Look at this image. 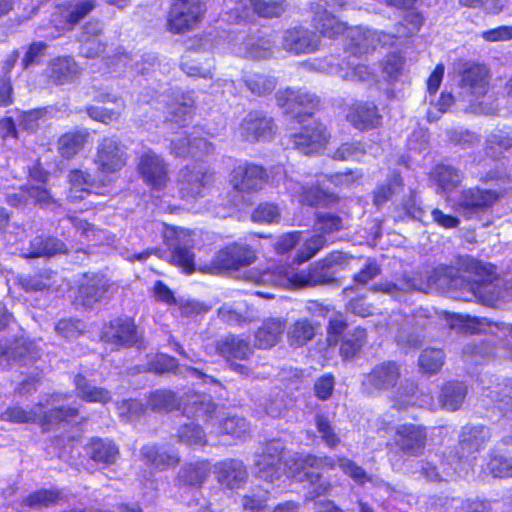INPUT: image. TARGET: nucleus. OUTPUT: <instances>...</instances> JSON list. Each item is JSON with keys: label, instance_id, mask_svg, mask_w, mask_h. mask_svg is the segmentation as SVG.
I'll use <instances>...</instances> for the list:
<instances>
[{"label": "nucleus", "instance_id": "nucleus-1", "mask_svg": "<svg viewBox=\"0 0 512 512\" xmlns=\"http://www.w3.org/2000/svg\"><path fill=\"white\" fill-rule=\"evenodd\" d=\"M193 397L195 398L196 416L203 418L212 427L218 425L219 432L241 438L249 431V423L245 418L233 416L218 419V407L212 402L210 396L194 395Z\"/></svg>", "mask_w": 512, "mask_h": 512}, {"label": "nucleus", "instance_id": "nucleus-2", "mask_svg": "<svg viewBox=\"0 0 512 512\" xmlns=\"http://www.w3.org/2000/svg\"><path fill=\"white\" fill-rule=\"evenodd\" d=\"M77 415L78 410L76 408L63 406L45 412L42 404H36L29 410L19 406L9 407L1 414V418L14 423L42 422L43 424H53L72 419Z\"/></svg>", "mask_w": 512, "mask_h": 512}, {"label": "nucleus", "instance_id": "nucleus-3", "mask_svg": "<svg viewBox=\"0 0 512 512\" xmlns=\"http://www.w3.org/2000/svg\"><path fill=\"white\" fill-rule=\"evenodd\" d=\"M468 269L471 270L475 276L468 280L467 286L470 296L466 297L464 300L468 301L475 298L484 305H493L501 295L499 286L493 281V273L486 265L474 259L469 261Z\"/></svg>", "mask_w": 512, "mask_h": 512}, {"label": "nucleus", "instance_id": "nucleus-4", "mask_svg": "<svg viewBox=\"0 0 512 512\" xmlns=\"http://www.w3.org/2000/svg\"><path fill=\"white\" fill-rule=\"evenodd\" d=\"M256 251L247 244L233 243L219 250L210 265L202 271L219 274L224 271L239 270L256 260Z\"/></svg>", "mask_w": 512, "mask_h": 512}, {"label": "nucleus", "instance_id": "nucleus-5", "mask_svg": "<svg viewBox=\"0 0 512 512\" xmlns=\"http://www.w3.org/2000/svg\"><path fill=\"white\" fill-rule=\"evenodd\" d=\"M278 104L284 113L299 123L311 117L319 108L320 99L304 89L287 88L277 93Z\"/></svg>", "mask_w": 512, "mask_h": 512}, {"label": "nucleus", "instance_id": "nucleus-6", "mask_svg": "<svg viewBox=\"0 0 512 512\" xmlns=\"http://www.w3.org/2000/svg\"><path fill=\"white\" fill-rule=\"evenodd\" d=\"M301 462L304 469L333 470L336 466H339L346 475L360 485L372 481V478L367 475L362 467L345 456L334 458L328 455L307 454L302 457Z\"/></svg>", "mask_w": 512, "mask_h": 512}, {"label": "nucleus", "instance_id": "nucleus-7", "mask_svg": "<svg viewBox=\"0 0 512 512\" xmlns=\"http://www.w3.org/2000/svg\"><path fill=\"white\" fill-rule=\"evenodd\" d=\"M285 446L280 440H271L254 454V473L256 477L273 483L281 477V459Z\"/></svg>", "mask_w": 512, "mask_h": 512}, {"label": "nucleus", "instance_id": "nucleus-8", "mask_svg": "<svg viewBox=\"0 0 512 512\" xmlns=\"http://www.w3.org/2000/svg\"><path fill=\"white\" fill-rule=\"evenodd\" d=\"M348 257L341 252H332L323 260L316 262L307 273L296 275L301 286L331 284L336 281L337 268L343 266Z\"/></svg>", "mask_w": 512, "mask_h": 512}, {"label": "nucleus", "instance_id": "nucleus-9", "mask_svg": "<svg viewBox=\"0 0 512 512\" xmlns=\"http://www.w3.org/2000/svg\"><path fill=\"white\" fill-rule=\"evenodd\" d=\"M501 197L502 194L496 190L478 187L465 189L461 191L454 209L466 219H471L490 209Z\"/></svg>", "mask_w": 512, "mask_h": 512}, {"label": "nucleus", "instance_id": "nucleus-10", "mask_svg": "<svg viewBox=\"0 0 512 512\" xmlns=\"http://www.w3.org/2000/svg\"><path fill=\"white\" fill-rule=\"evenodd\" d=\"M204 12L201 0H176L169 11L167 29L174 33H184L192 29Z\"/></svg>", "mask_w": 512, "mask_h": 512}, {"label": "nucleus", "instance_id": "nucleus-11", "mask_svg": "<svg viewBox=\"0 0 512 512\" xmlns=\"http://www.w3.org/2000/svg\"><path fill=\"white\" fill-rule=\"evenodd\" d=\"M127 160L124 145L115 137H104L97 146L94 163L101 173H114L121 170Z\"/></svg>", "mask_w": 512, "mask_h": 512}, {"label": "nucleus", "instance_id": "nucleus-12", "mask_svg": "<svg viewBox=\"0 0 512 512\" xmlns=\"http://www.w3.org/2000/svg\"><path fill=\"white\" fill-rule=\"evenodd\" d=\"M213 174L202 164L186 166L180 171L179 194L186 200L203 196L205 188L211 184Z\"/></svg>", "mask_w": 512, "mask_h": 512}, {"label": "nucleus", "instance_id": "nucleus-13", "mask_svg": "<svg viewBox=\"0 0 512 512\" xmlns=\"http://www.w3.org/2000/svg\"><path fill=\"white\" fill-rule=\"evenodd\" d=\"M165 239L172 249L170 262L187 274L194 272V254L190 250L192 240L189 231L182 228L171 229L165 233Z\"/></svg>", "mask_w": 512, "mask_h": 512}, {"label": "nucleus", "instance_id": "nucleus-14", "mask_svg": "<svg viewBox=\"0 0 512 512\" xmlns=\"http://www.w3.org/2000/svg\"><path fill=\"white\" fill-rule=\"evenodd\" d=\"M102 339L105 342L116 344L124 348L135 347L142 349V335L131 319L117 318L105 326L102 331Z\"/></svg>", "mask_w": 512, "mask_h": 512}, {"label": "nucleus", "instance_id": "nucleus-15", "mask_svg": "<svg viewBox=\"0 0 512 512\" xmlns=\"http://www.w3.org/2000/svg\"><path fill=\"white\" fill-rule=\"evenodd\" d=\"M275 128L273 118L261 111H251L242 119L239 135L247 142L267 141L273 137Z\"/></svg>", "mask_w": 512, "mask_h": 512}, {"label": "nucleus", "instance_id": "nucleus-16", "mask_svg": "<svg viewBox=\"0 0 512 512\" xmlns=\"http://www.w3.org/2000/svg\"><path fill=\"white\" fill-rule=\"evenodd\" d=\"M96 7L94 0H81L69 3L64 6H57L51 14V24L58 32H64L73 29L84 17H86Z\"/></svg>", "mask_w": 512, "mask_h": 512}, {"label": "nucleus", "instance_id": "nucleus-17", "mask_svg": "<svg viewBox=\"0 0 512 512\" xmlns=\"http://www.w3.org/2000/svg\"><path fill=\"white\" fill-rule=\"evenodd\" d=\"M137 169L143 181L156 190L163 189L169 181L166 162L152 150L140 156Z\"/></svg>", "mask_w": 512, "mask_h": 512}, {"label": "nucleus", "instance_id": "nucleus-18", "mask_svg": "<svg viewBox=\"0 0 512 512\" xmlns=\"http://www.w3.org/2000/svg\"><path fill=\"white\" fill-rule=\"evenodd\" d=\"M488 71L485 66L479 64L467 65L462 73L459 87L462 97L473 102L483 97L488 90Z\"/></svg>", "mask_w": 512, "mask_h": 512}, {"label": "nucleus", "instance_id": "nucleus-19", "mask_svg": "<svg viewBox=\"0 0 512 512\" xmlns=\"http://www.w3.org/2000/svg\"><path fill=\"white\" fill-rule=\"evenodd\" d=\"M289 139L293 148L309 155L324 147L329 139V133L322 123L314 120Z\"/></svg>", "mask_w": 512, "mask_h": 512}, {"label": "nucleus", "instance_id": "nucleus-20", "mask_svg": "<svg viewBox=\"0 0 512 512\" xmlns=\"http://www.w3.org/2000/svg\"><path fill=\"white\" fill-rule=\"evenodd\" d=\"M320 37L304 27H293L287 29L282 35V48L295 55L309 54L318 50Z\"/></svg>", "mask_w": 512, "mask_h": 512}, {"label": "nucleus", "instance_id": "nucleus-21", "mask_svg": "<svg viewBox=\"0 0 512 512\" xmlns=\"http://www.w3.org/2000/svg\"><path fill=\"white\" fill-rule=\"evenodd\" d=\"M268 175L265 169L256 164L245 163L231 172V184L237 191L253 192L263 188Z\"/></svg>", "mask_w": 512, "mask_h": 512}, {"label": "nucleus", "instance_id": "nucleus-22", "mask_svg": "<svg viewBox=\"0 0 512 512\" xmlns=\"http://www.w3.org/2000/svg\"><path fill=\"white\" fill-rule=\"evenodd\" d=\"M200 130H183L178 137L171 139V152L180 157H200L211 152L212 145L200 135Z\"/></svg>", "mask_w": 512, "mask_h": 512}, {"label": "nucleus", "instance_id": "nucleus-23", "mask_svg": "<svg viewBox=\"0 0 512 512\" xmlns=\"http://www.w3.org/2000/svg\"><path fill=\"white\" fill-rule=\"evenodd\" d=\"M395 445L407 456H419L426 444L425 430L415 424H402L396 428Z\"/></svg>", "mask_w": 512, "mask_h": 512}, {"label": "nucleus", "instance_id": "nucleus-24", "mask_svg": "<svg viewBox=\"0 0 512 512\" xmlns=\"http://www.w3.org/2000/svg\"><path fill=\"white\" fill-rule=\"evenodd\" d=\"M238 18H245L249 10L264 18L280 17L287 8L286 0H229Z\"/></svg>", "mask_w": 512, "mask_h": 512}, {"label": "nucleus", "instance_id": "nucleus-25", "mask_svg": "<svg viewBox=\"0 0 512 512\" xmlns=\"http://www.w3.org/2000/svg\"><path fill=\"white\" fill-rule=\"evenodd\" d=\"M347 120L359 130L376 128L381 124V115L377 106L369 101H356L352 103L346 114Z\"/></svg>", "mask_w": 512, "mask_h": 512}, {"label": "nucleus", "instance_id": "nucleus-26", "mask_svg": "<svg viewBox=\"0 0 512 512\" xmlns=\"http://www.w3.org/2000/svg\"><path fill=\"white\" fill-rule=\"evenodd\" d=\"M108 288V280L103 275H85L78 289L76 303L87 308L92 307L104 297Z\"/></svg>", "mask_w": 512, "mask_h": 512}, {"label": "nucleus", "instance_id": "nucleus-27", "mask_svg": "<svg viewBox=\"0 0 512 512\" xmlns=\"http://www.w3.org/2000/svg\"><path fill=\"white\" fill-rule=\"evenodd\" d=\"M195 394H187V399L183 396L179 397L177 394L169 389H157L149 393L147 398V407L156 413H169L179 410L183 404L191 402L194 404Z\"/></svg>", "mask_w": 512, "mask_h": 512}, {"label": "nucleus", "instance_id": "nucleus-28", "mask_svg": "<svg viewBox=\"0 0 512 512\" xmlns=\"http://www.w3.org/2000/svg\"><path fill=\"white\" fill-rule=\"evenodd\" d=\"M488 469L494 477H512V436H506L491 453Z\"/></svg>", "mask_w": 512, "mask_h": 512}, {"label": "nucleus", "instance_id": "nucleus-29", "mask_svg": "<svg viewBox=\"0 0 512 512\" xmlns=\"http://www.w3.org/2000/svg\"><path fill=\"white\" fill-rule=\"evenodd\" d=\"M215 473L219 483L230 489L240 488L248 478L244 463L237 459H226L217 463Z\"/></svg>", "mask_w": 512, "mask_h": 512}, {"label": "nucleus", "instance_id": "nucleus-30", "mask_svg": "<svg viewBox=\"0 0 512 512\" xmlns=\"http://www.w3.org/2000/svg\"><path fill=\"white\" fill-rule=\"evenodd\" d=\"M374 30L361 26L346 30V51L353 55H362L376 48Z\"/></svg>", "mask_w": 512, "mask_h": 512}, {"label": "nucleus", "instance_id": "nucleus-31", "mask_svg": "<svg viewBox=\"0 0 512 512\" xmlns=\"http://www.w3.org/2000/svg\"><path fill=\"white\" fill-rule=\"evenodd\" d=\"M400 377L399 367L395 362H384L368 373L364 384L370 385L377 390H388L392 388Z\"/></svg>", "mask_w": 512, "mask_h": 512}, {"label": "nucleus", "instance_id": "nucleus-32", "mask_svg": "<svg viewBox=\"0 0 512 512\" xmlns=\"http://www.w3.org/2000/svg\"><path fill=\"white\" fill-rule=\"evenodd\" d=\"M287 189L291 194L298 198V201L303 205L319 206L327 205L334 198L332 194L325 192L318 187H309L297 181L289 180Z\"/></svg>", "mask_w": 512, "mask_h": 512}, {"label": "nucleus", "instance_id": "nucleus-33", "mask_svg": "<svg viewBox=\"0 0 512 512\" xmlns=\"http://www.w3.org/2000/svg\"><path fill=\"white\" fill-rule=\"evenodd\" d=\"M489 438L490 431L485 426H464L459 436V448L462 456L479 451Z\"/></svg>", "mask_w": 512, "mask_h": 512}, {"label": "nucleus", "instance_id": "nucleus-34", "mask_svg": "<svg viewBox=\"0 0 512 512\" xmlns=\"http://www.w3.org/2000/svg\"><path fill=\"white\" fill-rule=\"evenodd\" d=\"M180 66L182 71L188 76L204 79H211L215 69L214 58L211 54H209V57L203 58L200 54L195 52L184 55Z\"/></svg>", "mask_w": 512, "mask_h": 512}, {"label": "nucleus", "instance_id": "nucleus-35", "mask_svg": "<svg viewBox=\"0 0 512 512\" xmlns=\"http://www.w3.org/2000/svg\"><path fill=\"white\" fill-rule=\"evenodd\" d=\"M49 78L57 85L73 82L80 74L78 64L71 57H58L49 65Z\"/></svg>", "mask_w": 512, "mask_h": 512}, {"label": "nucleus", "instance_id": "nucleus-36", "mask_svg": "<svg viewBox=\"0 0 512 512\" xmlns=\"http://www.w3.org/2000/svg\"><path fill=\"white\" fill-rule=\"evenodd\" d=\"M312 9L315 14L313 17V25L322 36L334 38L347 30L345 24L338 21V19L326 9H322L320 3L313 4Z\"/></svg>", "mask_w": 512, "mask_h": 512}, {"label": "nucleus", "instance_id": "nucleus-37", "mask_svg": "<svg viewBox=\"0 0 512 512\" xmlns=\"http://www.w3.org/2000/svg\"><path fill=\"white\" fill-rule=\"evenodd\" d=\"M209 474L210 468L207 462L189 463L180 468L175 482L179 487H200Z\"/></svg>", "mask_w": 512, "mask_h": 512}, {"label": "nucleus", "instance_id": "nucleus-38", "mask_svg": "<svg viewBox=\"0 0 512 512\" xmlns=\"http://www.w3.org/2000/svg\"><path fill=\"white\" fill-rule=\"evenodd\" d=\"M87 449L93 461L105 465L114 464L120 455L119 448L108 439L92 438Z\"/></svg>", "mask_w": 512, "mask_h": 512}, {"label": "nucleus", "instance_id": "nucleus-39", "mask_svg": "<svg viewBox=\"0 0 512 512\" xmlns=\"http://www.w3.org/2000/svg\"><path fill=\"white\" fill-rule=\"evenodd\" d=\"M65 244L52 236H36L30 241V247L26 257H51L59 253H65Z\"/></svg>", "mask_w": 512, "mask_h": 512}, {"label": "nucleus", "instance_id": "nucleus-40", "mask_svg": "<svg viewBox=\"0 0 512 512\" xmlns=\"http://www.w3.org/2000/svg\"><path fill=\"white\" fill-rule=\"evenodd\" d=\"M285 329V324L280 319H269L255 334V347L257 349H270L280 339Z\"/></svg>", "mask_w": 512, "mask_h": 512}, {"label": "nucleus", "instance_id": "nucleus-41", "mask_svg": "<svg viewBox=\"0 0 512 512\" xmlns=\"http://www.w3.org/2000/svg\"><path fill=\"white\" fill-rule=\"evenodd\" d=\"M77 396L86 402L106 404L111 401L110 392L89 382L86 377L77 374L74 378Z\"/></svg>", "mask_w": 512, "mask_h": 512}, {"label": "nucleus", "instance_id": "nucleus-42", "mask_svg": "<svg viewBox=\"0 0 512 512\" xmlns=\"http://www.w3.org/2000/svg\"><path fill=\"white\" fill-rule=\"evenodd\" d=\"M467 395V386L463 382L450 381L441 389L439 402L444 409L456 411Z\"/></svg>", "mask_w": 512, "mask_h": 512}, {"label": "nucleus", "instance_id": "nucleus-43", "mask_svg": "<svg viewBox=\"0 0 512 512\" xmlns=\"http://www.w3.org/2000/svg\"><path fill=\"white\" fill-rule=\"evenodd\" d=\"M236 53L256 60L267 59L273 53V43L268 38H248L238 47Z\"/></svg>", "mask_w": 512, "mask_h": 512}, {"label": "nucleus", "instance_id": "nucleus-44", "mask_svg": "<svg viewBox=\"0 0 512 512\" xmlns=\"http://www.w3.org/2000/svg\"><path fill=\"white\" fill-rule=\"evenodd\" d=\"M88 136L87 130H74L63 134L58 140L60 154L67 159L74 157L83 149Z\"/></svg>", "mask_w": 512, "mask_h": 512}, {"label": "nucleus", "instance_id": "nucleus-45", "mask_svg": "<svg viewBox=\"0 0 512 512\" xmlns=\"http://www.w3.org/2000/svg\"><path fill=\"white\" fill-rule=\"evenodd\" d=\"M142 456L159 470H165L178 464L179 457L155 445H146L141 449Z\"/></svg>", "mask_w": 512, "mask_h": 512}, {"label": "nucleus", "instance_id": "nucleus-46", "mask_svg": "<svg viewBox=\"0 0 512 512\" xmlns=\"http://www.w3.org/2000/svg\"><path fill=\"white\" fill-rule=\"evenodd\" d=\"M302 458H300V465ZM301 468L304 470L303 472V480L309 482L310 487L306 493L307 500H314L317 497L329 495L333 489L331 482L327 479H324L323 475L318 472L306 471L307 468Z\"/></svg>", "mask_w": 512, "mask_h": 512}, {"label": "nucleus", "instance_id": "nucleus-47", "mask_svg": "<svg viewBox=\"0 0 512 512\" xmlns=\"http://www.w3.org/2000/svg\"><path fill=\"white\" fill-rule=\"evenodd\" d=\"M159 357L152 364L151 369L158 374L172 372L174 374H189L198 378L202 377V373L190 366H179L176 360L168 354H157Z\"/></svg>", "mask_w": 512, "mask_h": 512}, {"label": "nucleus", "instance_id": "nucleus-48", "mask_svg": "<svg viewBox=\"0 0 512 512\" xmlns=\"http://www.w3.org/2000/svg\"><path fill=\"white\" fill-rule=\"evenodd\" d=\"M433 177L442 191H452L462 181V174L450 165L439 164L435 167Z\"/></svg>", "mask_w": 512, "mask_h": 512}, {"label": "nucleus", "instance_id": "nucleus-49", "mask_svg": "<svg viewBox=\"0 0 512 512\" xmlns=\"http://www.w3.org/2000/svg\"><path fill=\"white\" fill-rule=\"evenodd\" d=\"M246 87L257 96L271 93L276 87V79L261 73H248L243 77Z\"/></svg>", "mask_w": 512, "mask_h": 512}, {"label": "nucleus", "instance_id": "nucleus-50", "mask_svg": "<svg viewBox=\"0 0 512 512\" xmlns=\"http://www.w3.org/2000/svg\"><path fill=\"white\" fill-rule=\"evenodd\" d=\"M113 104V108L88 106L86 111L91 119L107 125L118 120L125 107L122 99H114Z\"/></svg>", "mask_w": 512, "mask_h": 512}, {"label": "nucleus", "instance_id": "nucleus-51", "mask_svg": "<svg viewBox=\"0 0 512 512\" xmlns=\"http://www.w3.org/2000/svg\"><path fill=\"white\" fill-rule=\"evenodd\" d=\"M314 424L317 432L321 438V441L329 449H336L340 443L341 438L332 425L331 421L322 414H316L314 416Z\"/></svg>", "mask_w": 512, "mask_h": 512}, {"label": "nucleus", "instance_id": "nucleus-52", "mask_svg": "<svg viewBox=\"0 0 512 512\" xmlns=\"http://www.w3.org/2000/svg\"><path fill=\"white\" fill-rule=\"evenodd\" d=\"M316 327L308 320H298L288 331V340L292 346L302 347L316 335Z\"/></svg>", "mask_w": 512, "mask_h": 512}, {"label": "nucleus", "instance_id": "nucleus-53", "mask_svg": "<svg viewBox=\"0 0 512 512\" xmlns=\"http://www.w3.org/2000/svg\"><path fill=\"white\" fill-rule=\"evenodd\" d=\"M68 180H69V183L71 184V194H70L71 198L77 197L76 195H73V193H76V192H81V193H86V194L91 193L92 192L91 189L95 185L94 179L92 178V176L89 173L84 172L82 170H78V169L70 171V173L68 175ZM78 197L84 198L83 195H80Z\"/></svg>", "mask_w": 512, "mask_h": 512}, {"label": "nucleus", "instance_id": "nucleus-54", "mask_svg": "<svg viewBox=\"0 0 512 512\" xmlns=\"http://www.w3.org/2000/svg\"><path fill=\"white\" fill-rule=\"evenodd\" d=\"M194 104V99L191 93L181 94L177 97L169 108V120L175 123H181L186 120L190 114Z\"/></svg>", "mask_w": 512, "mask_h": 512}, {"label": "nucleus", "instance_id": "nucleus-55", "mask_svg": "<svg viewBox=\"0 0 512 512\" xmlns=\"http://www.w3.org/2000/svg\"><path fill=\"white\" fill-rule=\"evenodd\" d=\"M402 186V178L399 175L392 176L386 184L380 185L374 190V205L378 208L384 205Z\"/></svg>", "mask_w": 512, "mask_h": 512}, {"label": "nucleus", "instance_id": "nucleus-56", "mask_svg": "<svg viewBox=\"0 0 512 512\" xmlns=\"http://www.w3.org/2000/svg\"><path fill=\"white\" fill-rule=\"evenodd\" d=\"M177 438L178 442L186 445H202L205 443L202 428L193 422L181 425L177 432Z\"/></svg>", "mask_w": 512, "mask_h": 512}, {"label": "nucleus", "instance_id": "nucleus-57", "mask_svg": "<svg viewBox=\"0 0 512 512\" xmlns=\"http://www.w3.org/2000/svg\"><path fill=\"white\" fill-rule=\"evenodd\" d=\"M67 220L72 224L76 232L79 233L82 237L89 241L102 242V235L104 232L96 228L93 224L77 216H69Z\"/></svg>", "mask_w": 512, "mask_h": 512}, {"label": "nucleus", "instance_id": "nucleus-58", "mask_svg": "<svg viewBox=\"0 0 512 512\" xmlns=\"http://www.w3.org/2000/svg\"><path fill=\"white\" fill-rule=\"evenodd\" d=\"M414 289H416V284L414 280L410 278H403L396 283L384 282L376 284L372 287L373 291L388 294L393 298H397L402 292H407Z\"/></svg>", "mask_w": 512, "mask_h": 512}, {"label": "nucleus", "instance_id": "nucleus-59", "mask_svg": "<svg viewBox=\"0 0 512 512\" xmlns=\"http://www.w3.org/2000/svg\"><path fill=\"white\" fill-rule=\"evenodd\" d=\"M488 396L494 401L501 416L512 420V394L505 388H498L491 390Z\"/></svg>", "mask_w": 512, "mask_h": 512}, {"label": "nucleus", "instance_id": "nucleus-60", "mask_svg": "<svg viewBox=\"0 0 512 512\" xmlns=\"http://www.w3.org/2000/svg\"><path fill=\"white\" fill-rule=\"evenodd\" d=\"M119 417L126 422L139 419L145 413V406L139 400H124L117 405Z\"/></svg>", "mask_w": 512, "mask_h": 512}, {"label": "nucleus", "instance_id": "nucleus-61", "mask_svg": "<svg viewBox=\"0 0 512 512\" xmlns=\"http://www.w3.org/2000/svg\"><path fill=\"white\" fill-rule=\"evenodd\" d=\"M366 342V331L357 327L347 332L342 338L340 352H358Z\"/></svg>", "mask_w": 512, "mask_h": 512}, {"label": "nucleus", "instance_id": "nucleus-62", "mask_svg": "<svg viewBox=\"0 0 512 512\" xmlns=\"http://www.w3.org/2000/svg\"><path fill=\"white\" fill-rule=\"evenodd\" d=\"M46 113V108L22 112L18 117V125L21 129L34 133L40 126L39 121L45 117Z\"/></svg>", "mask_w": 512, "mask_h": 512}, {"label": "nucleus", "instance_id": "nucleus-63", "mask_svg": "<svg viewBox=\"0 0 512 512\" xmlns=\"http://www.w3.org/2000/svg\"><path fill=\"white\" fill-rule=\"evenodd\" d=\"M403 66L404 58L397 53H391L383 60L382 71L388 81H396L402 74Z\"/></svg>", "mask_w": 512, "mask_h": 512}, {"label": "nucleus", "instance_id": "nucleus-64", "mask_svg": "<svg viewBox=\"0 0 512 512\" xmlns=\"http://www.w3.org/2000/svg\"><path fill=\"white\" fill-rule=\"evenodd\" d=\"M269 491L267 489L253 490L251 494L245 495L242 499V505L245 510L251 512H263L268 500Z\"/></svg>", "mask_w": 512, "mask_h": 512}]
</instances>
